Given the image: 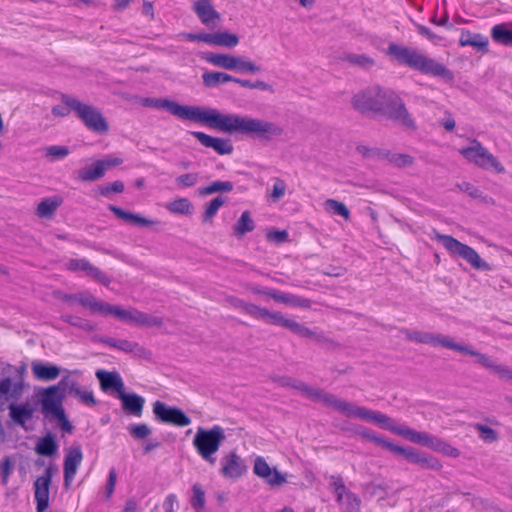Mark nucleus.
I'll return each instance as SVG.
<instances>
[{
    "label": "nucleus",
    "instance_id": "f257e3e1",
    "mask_svg": "<svg viewBox=\"0 0 512 512\" xmlns=\"http://www.w3.org/2000/svg\"><path fill=\"white\" fill-rule=\"evenodd\" d=\"M151 107L164 109L182 120L204 124L229 134L239 133L264 141H269L283 133V129L273 122L238 114H222L213 108L181 105L167 98H154Z\"/></svg>",
    "mask_w": 512,
    "mask_h": 512
},
{
    "label": "nucleus",
    "instance_id": "f03ea898",
    "mask_svg": "<svg viewBox=\"0 0 512 512\" xmlns=\"http://www.w3.org/2000/svg\"><path fill=\"white\" fill-rule=\"evenodd\" d=\"M332 409L349 418H358L367 422L377 423L381 428L387 429L396 435L404 437L412 443L422 445L436 452H440L451 457H458L460 454L457 448L434 435L416 431L405 425H395L389 416L381 412L358 406L355 403L345 401L338 397L336 398Z\"/></svg>",
    "mask_w": 512,
    "mask_h": 512
},
{
    "label": "nucleus",
    "instance_id": "7ed1b4c3",
    "mask_svg": "<svg viewBox=\"0 0 512 512\" xmlns=\"http://www.w3.org/2000/svg\"><path fill=\"white\" fill-rule=\"evenodd\" d=\"M352 107L358 112L384 115L408 129H415V121L405 107L403 100L392 90L370 86L354 94Z\"/></svg>",
    "mask_w": 512,
    "mask_h": 512
},
{
    "label": "nucleus",
    "instance_id": "20e7f679",
    "mask_svg": "<svg viewBox=\"0 0 512 512\" xmlns=\"http://www.w3.org/2000/svg\"><path fill=\"white\" fill-rule=\"evenodd\" d=\"M387 55L398 64L422 74L441 77L445 80L453 79V73L444 64L424 55L416 48L390 43L387 47Z\"/></svg>",
    "mask_w": 512,
    "mask_h": 512
},
{
    "label": "nucleus",
    "instance_id": "39448f33",
    "mask_svg": "<svg viewBox=\"0 0 512 512\" xmlns=\"http://www.w3.org/2000/svg\"><path fill=\"white\" fill-rule=\"evenodd\" d=\"M225 438L224 429L219 425H214L210 429L199 427L193 439V445L205 461L214 465L216 462L214 454L219 450Z\"/></svg>",
    "mask_w": 512,
    "mask_h": 512
},
{
    "label": "nucleus",
    "instance_id": "423d86ee",
    "mask_svg": "<svg viewBox=\"0 0 512 512\" xmlns=\"http://www.w3.org/2000/svg\"><path fill=\"white\" fill-rule=\"evenodd\" d=\"M61 100L65 106L69 107V109L77 114L89 130L98 134H103L108 131V123L96 107L82 103L78 99L66 94L61 96Z\"/></svg>",
    "mask_w": 512,
    "mask_h": 512
},
{
    "label": "nucleus",
    "instance_id": "0eeeda50",
    "mask_svg": "<svg viewBox=\"0 0 512 512\" xmlns=\"http://www.w3.org/2000/svg\"><path fill=\"white\" fill-rule=\"evenodd\" d=\"M431 238L441 242V244L452 256L461 257L467 261L474 269L480 271L491 270L489 263L484 261L475 249L464 243H461L456 238L450 235L440 234L436 230H433V235Z\"/></svg>",
    "mask_w": 512,
    "mask_h": 512
},
{
    "label": "nucleus",
    "instance_id": "6e6552de",
    "mask_svg": "<svg viewBox=\"0 0 512 512\" xmlns=\"http://www.w3.org/2000/svg\"><path fill=\"white\" fill-rule=\"evenodd\" d=\"M471 145L459 149V153L469 162L484 170L493 169L497 173H504L505 168L477 139L470 141Z\"/></svg>",
    "mask_w": 512,
    "mask_h": 512
},
{
    "label": "nucleus",
    "instance_id": "1a4fd4ad",
    "mask_svg": "<svg viewBox=\"0 0 512 512\" xmlns=\"http://www.w3.org/2000/svg\"><path fill=\"white\" fill-rule=\"evenodd\" d=\"M108 315H113L128 324L142 327H160L163 324L162 319L155 315L147 314L134 308L126 310L110 304H108L106 311V316Z\"/></svg>",
    "mask_w": 512,
    "mask_h": 512
},
{
    "label": "nucleus",
    "instance_id": "9d476101",
    "mask_svg": "<svg viewBox=\"0 0 512 512\" xmlns=\"http://www.w3.org/2000/svg\"><path fill=\"white\" fill-rule=\"evenodd\" d=\"M276 381L279 383V385L283 387H291L296 390H299L300 392L303 393V395H305L310 400L316 403H321L328 408H333L334 402L337 398L332 393L326 392L323 389L309 386L305 382L291 377H279Z\"/></svg>",
    "mask_w": 512,
    "mask_h": 512
},
{
    "label": "nucleus",
    "instance_id": "9b49d317",
    "mask_svg": "<svg viewBox=\"0 0 512 512\" xmlns=\"http://www.w3.org/2000/svg\"><path fill=\"white\" fill-rule=\"evenodd\" d=\"M401 332L410 341L416 343L430 344L432 346H442L447 349L455 350L463 353L465 345L458 344L453 341L449 336L442 334H432L429 332H423L418 330L402 329Z\"/></svg>",
    "mask_w": 512,
    "mask_h": 512
},
{
    "label": "nucleus",
    "instance_id": "f8f14e48",
    "mask_svg": "<svg viewBox=\"0 0 512 512\" xmlns=\"http://www.w3.org/2000/svg\"><path fill=\"white\" fill-rule=\"evenodd\" d=\"M153 414L159 423L170 424L177 427L190 425L191 419L180 408L169 406L162 401L153 403Z\"/></svg>",
    "mask_w": 512,
    "mask_h": 512
},
{
    "label": "nucleus",
    "instance_id": "ddd939ff",
    "mask_svg": "<svg viewBox=\"0 0 512 512\" xmlns=\"http://www.w3.org/2000/svg\"><path fill=\"white\" fill-rule=\"evenodd\" d=\"M10 366L0 365V403L17 402L23 395L24 385L21 380L8 375Z\"/></svg>",
    "mask_w": 512,
    "mask_h": 512
},
{
    "label": "nucleus",
    "instance_id": "4468645a",
    "mask_svg": "<svg viewBox=\"0 0 512 512\" xmlns=\"http://www.w3.org/2000/svg\"><path fill=\"white\" fill-rule=\"evenodd\" d=\"M61 385H68V378L64 377L58 385L50 386L48 388L43 389L41 394V405H42V413L45 416L56 415L59 414L62 416V411L64 410L61 402L63 399V395L60 392L59 387Z\"/></svg>",
    "mask_w": 512,
    "mask_h": 512
},
{
    "label": "nucleus",
    "instance_id": "2eb2a0df",
    "mask_svg": "<svg viewBox=\"0 0 512 512\" xmlns=\"http://www.w3.org/2000/svg\"><path fill=\"white\" fill-rule=\"evenodd\" d=\"M393 453L402 455L410 463L417 464L423 469L439 471L442 468V464L437 458L428 456L425 453L418 452L411 447H402L396 445Z\"/></svg>",
    "mask_w": 512,
    "mask_h": 512
},
{
    "label": "nucleus",
    "instance_id": "dca6fc26",
    "mask_svg": "<svg viewBox=\"0 0 512 512\" xmlns=\"http://www.w3.org/2000/svg\"><path fill=\"white\" fill-rule=\"evenodd\" d=\"M52 476V469L48 467L34 482L36 512H46L49 506V488L52 482Z\"/></svg>",
    "mask_w": 512,
    "mask_h": 512
},
{
    "label": "nucleus",
    "instance_id": "f3484780",
    "mask_svg": "<svg viewBox=\"0 0 512 512\" xmlns=\"http://www.w3.org/2000/svg\"><path fill=\"white\" fill-rule=\"evenodd\" d=\"M463 354H467L477 358V362L484 368L491 370L498 375L500 379L512 381V368L496 364L488 355L474 350L471 346L465 345Z\"/></svg>",
    "mask_w": 512,
    "mask_h": 512
},
{
    "label": "nucleus",
    "instance_id": "a211bd4d",
    "mask_svg": "<svg viewBox=\"0 0 512 512\" xmlns=\"http://www.w3.org/2000/svg\"><path fill=\"white\" fill-rule=\"evenodd\" d=\"M192 10L200 22L210 29L218 27L221 15L212 5L211 0H197L193 3Z\"/></svg>",
    "mask_w": 512,
    "mask_h": 512
},
{
    "label": "nucleus",
    "instance_id": "6ab92c4d",
    "mask_svg": "<svg viewBox=\"0 0 512 512\" xmlns=\"http://www.w3.org/2000/svg\"><path fill=\"white\" fill-rule=\"evenodd\" d=\"M253 472L271 486H279L286 482L285 475L279 472L277 468L272 469L261 456L255 459Z\"/></svg>",
    "mask_w": 512,
    "mask_h": 512
},
{
    "label": "nucleus",
    "instance_id": "aec40b11",
    "mask_svg": "<svg viewBox=\"0 0 512 512\" xmlns=\"http://www.w3.org/2000/svg\"><path fill=\"white\" fill-rule=\"evenodd\" d=\"M221 465L220 472L225 478L237 479L247 471L244 460L234 451L221 459Z\"/></svg>",
    "mask_w": 512,
    "mask_h": 512
},
{
    "label": "nucleus",
    "instance_id": "412c9836",
    "mask_svg": "<svg viewBox=\"0 0 512 512\" xmlns=\"http://www.w3.org/2000/svg\"><path fill=\"white\" fill-rule=\"evenodd\" d=\"M190 134L204 147L212 148L220 155H228L233 152V145L228 139L213 137L200 131H192Z\"/></svg>",
    "mask_w": 512,
    "mask_h": 512
},
{
    "label": "nucleus",
    "instance_id": "4be33fe9",
    "mask_svg": "<svg viewBox=\"0 0 512 512\" xmlns=\"http://www.w3.org/2000/svg\"><path fill=\"white\" fill-rule=\"evenodd\" d=\"M66 268L69 271H83L85 274L103 285H108L110 283L109 278L97 267L93 266L87 259H70L66 263Z\"/></svg>",
    "mask_w": 512,
    "mask_h": 512
},
{
    "label": "nucleus",
    "instance_id": "5701e85b",
    "mask_svg": "<svg viewBox=\"0 0 512 512\" xmlns=\"http://www.w3.org/2000/svg\"><path fill=\"white\" fill-rule=\"evenodd\" d=\"M83 459V453L80 446H72L64 458V485L66 488L73 481L77 469Z\"/></svg>",
    "mask_w": 512,
    "mask_h": 512
},
{
    "label": "nucleus",
    "instance_id": "b1692460",
    "mask_svg": "<svg viewBox=\"0 0 512 512\" xmlns=\"http://www.w3.org/2000/svg\"><path fill=\"white\" fill-rule=\"evenodd\" d=\"M101 389L106 392H116L117 396L124 391V382L117 371L97 370L95 373Z\"/></svg>",
    "mask_w": 512,
    "mask_h": 512
},
{
    "label": "nucleus",
    "instance_id": "393cba45",
    "mask_svg": "<svg viewBox=\"0 0 512 512\" xmlns=\"http://www.w3.org/2000/svg\"><path fill=\"white\" fill-rule=\"evenodd\" d=\"M66 299L68 301L78 302L81 306L88 308L93 314H100L106 316V311L109 303L99 301L89 293L68 295Z\"/></svg>",
    "mask_w": 512,
    "mask_h": 512
},
{
    "label": "nucleus",
    "instance_id": "a878e982",
    "mask_svg": "<svg viewBox=\"0 0 512 512\" xmlns=\"http://www.w3.org/2000/svg\"><path fill=\"white\" fill-rule=\"evenodd\" d=\"M122 403L123 411L128 415L140 417L142 415L145 399L136 393L121 392L117 396Z\"/></svg>",
    "mask_w": 512,
    "mask_h": 512
},
{
    "label": "nucleus",
    "instance_id": "bb28decb",
    "mask_svg": "<svg viewBox=\"0 0 512 512\" xmlns=\"http://www.w3.org/2000/svg\"><path fill=\"white\" fill-rule=\"evenodd\" d=\"M244 313H246L256 319L265 320L272 325H276V326H280V327H281V324L285 317L280 312H271L264 307H260L255 304H252V303H248V305L245 306Z\"/></svg>",
    "mask_w": 512,
    "mask_h": 512
},
{
    "label": "nucleus",
    "instance_id": "cd10ccee",
    "mask_svg": "<svg viewBox=\"0 0 512 512\" xmlns=\"http://www.w3.org/2000/svg\"><path fill=\"white\" fill-rule=\"evenodd\" d=\"M9 417L11 420L21 426L24 427L26 422L32 419L35 409L28 402L17 404L16 402L10 403L8 405Z\"/></svg>",
    "mask_w": 512,
    "mask_h": 512
},
{
    "label": "nucleus",
    "instance_id": "c85d7f7f",
    "mask_svg": "<svg viewBox=\"0 0 512 512\" xmlns=\"http://www.w3.org/2000/svg\"><path fill=\"white\" fill-rule=\"evenodd\" d=\"M34 377L41 381H51L60 375V368L51 363L34 361L31 364Z\"/></svg>",
    "mask_w": 512,
    "mask_h": 512
},
{
    "label": "nucleus",
    "instance_id": "c756f323",
    "mask_svg": "<svg viewBox=\"0 0 512 512\" xmlns=\"http://www.w3.org/2000/svg\"><path fill=\"white\" fill-rule=\"evenodd\" d=\"M108 209L118 218L125 222L132 223L137 226H151L159 223L157 220H150L142 217L139 214H135L129 211H125L122 208L115 205H108Z\"/></svg>",
    "mask_w": 512,
    "mask_h": 512
},
{
    "label": "nucleus",
    "instance_id": "7c9ffc66",
    "mask_svg": "<svg viewBox=\"0 0 512 512\" xmlns=\"http://www.w3.org/2000/svg\"><path fill=\"white\" fill-rule=\"evenodd\" d=\"M459 44L461 46H471L477 51L486 52L488 50V38L479 33H472L469 30H462Z\"/></svg>",
    "mask_w": 512,
    "mask_h": 512
},
{
    "label": "nucleus",
    "instance_id": "2f4dec72",
    "mask_svg": "<svg viewBox=\"0 0 512 512\" xmlns=\"http://www.w3.org/2000/svg\"><path fill=\"white\" fill-rule=\"evenodd\" d=\"M491 38L498 44L512 46V23L494 25L491 29Z\"/></svg>",
    "mask_w": 512,
    "mask_h": 512
},
{
    "label": "nucleus",
    "instance_id": "473e14b6",
    "mask_svg": "<svg viewBox=\"0 0 512 512\" xmlns=\"http://www.w3.org/2000/svg\"><path fill=\"white\" fill-rule=\"evenodd\" d=\"M281 327L286 328L293 332L294 334L308 339L313 340H320L321 335L318 334L316 331L309 329L308 327H305L304 325L284 317L283 322L281 324Z\"/></svg>",
    "mask_w": 512,
    "mask_h": 512
},
{
    "label": "nucleus",
    "instance_id": "72a5a7b5",
    "mask_svg": "<svg viewBox=\"0 0 512 512\" xmlns=\"http://www.w3.org/2000/svg\"><path fill=\"white\" fill-rule=\"evenodd\" d=\"M62 203L63 199L58 195L45 198L38 204L36 214L41 218H51Z\"/></svg>",
    "mask_w": 512,
    "mask_h": 512
},
{
    "label": "nucleus",
    "instance_id": "f704fd0d",
    "mask_svg": "<svg viewBox=\"0 0 512 512\" xmlns=\"http://www.w3.org/2000/svg\"><path fill=\"white\" fill-rule=\"evenodd\" d=\"M106 173L105 167L100 160H97L92 166L82 168L77 171L78 179L83 182H93L102 178Z\"/></svg>",
    "mask_w": 512,
    "mask_h": 512
},
{
    "label": "nucleus",
    "instance_id": "c9c22d12",
    "mask_svg": "<svg viewBox=\"0 0 512 512\" xmlns=\"http://www.w3.org/2000/svg\"><path fill=\"white\" fill-rule=\"evenodd\" d=\"M103 343L126 353L141 355L144 352V349L138 343L125 339L108 337L103 340Z\"/></svg>",
    "mask_w": 512,
    "mask_h": 512
},
{
    "label": "nucleus",
    "instance_id": "e433bc0d",
    "mask_svg": "<svg viewBox=\"0 0 512 512\" xmlns=\"http://www.w3.org/2000/svg\"><path fill=\"white\" fill-rule=\"evenodd\" d=\"M204 59L216 67L227 70L235 69L236 56L233 55L208 53Z\"/></svg>",
    "mask_w": 512,
    "mask_h": 512
},
{
    "label": "nucleus",
    "instance_id": "4c0bfd02",
    "mask_svg": "<svg viewBox=\"0 0 512 512\" xmlns=\"http://www.w3.org/2000/svg\"><path fill=\"white\" fill-rule=\"evenodd\" d=\"M342 60L364 70H369L375 65V60L366 54L349 53L344 55Z\"/></svg>",
    "mask_w": 512,
    "mask_h": 512
},
{
    "label": "nucleus",
    "instance_id": "58836bf2",
    "mask_svg": "<svg viewBox=\"0 0 512 512\" xmlns=\"http://www.w3.org/2000/svg\"><path fill=\"white\" fill-rule=\"evenodd\" d=\"M255 229V222L249 211H244L233 226L234 234L238 237L252 232Z\"/></svg>",
    "mask_w": 512,
    "mask_h": 512
},
{
    "label": "nucleus",
    "instance_id": "ea45409f",
    "mask_svg": "<svg viewBox=\"0 0 512 512\" xmlns=\"http://www.w3.org/2000/svg\"><path fill=\"white\" fill-rule=\"evenodd\" d=\"M202 80L206 87H216L226 82H235L237 78L224 72H206L202 75Z\"/></svg>",
    "mask_w": 512,
    "mask_h": 512
},
{
    "label": "nucleus",
    "instance_id": "a19ab883",
    "mask_svg": "<svg viewBox=\"0 0 512 512\" xmlns=\"http://www.w3.org/2000/svg\"><path fill=\"white\" fill-rule=\"evenodd\" d=\"M356 434L359 435L360 437H362L363 439L372 441L375 444H377V445L381 446L382 448L387 449L391 452L394 451V448L396 446V444H393L392 442L386 440L385 438L376 435L373 431H371L367 428H364V427H360L356 431Z\"/></svg>",
    "mask_w": 512,
    "mask_h": 512
},
{
    "label": "nucleus",
    "instance_id": "79ce46f5",
    "mask_svg": "<svg viewBox=\"0 0 512 512\" xmlns=\"http://www.w3.org/2000/svg\"><path fill=\"white\" fill-rule=\"evenodd\" d=\"M233 188L234 185L232 182L217 180L205 187L199 188L198 194L200 196H207L218 192H231Z\"/></svg>",
    "mask_w": 512,
    "mask_h": 512
},
{
    "label": "nucleus",
    "instance_id": "37998d69",
    "mask_svg": "<svg viewBox=\"0 0 512 512\" xmlns=\"http://www.w3.org/2000/svg\"><path fill=\"white\" fill-rule=\"evenodd\" d=\"M58 446L52 435H47L36 444L35 451L39 455L52 456L56 453Z\"/></svg>",
    "mask_w": 512,
    "mask_h": 512
},
{
    "label": "nucleus",
    "instance_id": "c03bdc74",
    "mask_svg": "<svg viewBox=\"0 0 512 512\" xmlns=\"http://www.w3.org/2000/svg\"><path fill=\"white\" fill-rule=\"evenodd\" d=\"M342 512H360V499L351 491L344 494L341 500H337Z\"/></svg>",
    "mask_w": 512,
    "mask_h": 512
},
{
    "label": "nucleus",
    "instance_id": "a18cd8bd",
    "mask_svg": "<svg viewBox=\"0 0 512 512\" xmlns=\"http://www.w3.org/2000/svg\"><path fill=\"white\" fill-rule=\"evenodd\" d=\"M227 201V197L219 195L212 199L205 208L202 219L203 222L210 221L218 212L220 207H222Z\"/></svg>",
    "mask_w": 512,
    "mask_h": 512
},
{
    "label": "nucleus",
    "instance_id": "49530a36",
    "mask_svg": "<svg viewBox=\"0 0 512 512\" xmlns=\"http://www.w3.org/2000/svg\"><path fill=\"white\" fill-rule=\"evenodd\" d=\"M69 392L70 394H74L75 396L79 397L80 400L87 406H94L96 405V400L94 398L92 391H82L76 382L68 381Z\"/></svg>",
    "mask_w": 512,
    "mask_h": 512
},
{
    "label": "nucleus",
    "instance_id": "de8ad7c7",
    "mask_svg": "<svg viewBox=\"0 0 512 512\" xmlns=\"http://www.w3.org/2000/svg\"><path fill=\"white\" fill-rule=\"evenodd\" d=\"M61 319L73 327L79 328L86 332L94 331L96 326L89 320L72 315H62Z\"/></svg>",
    "mask_w": 512,
    "mask_h": 512
},
{
    "label": "nucleus",
    "instance_id": "09e8293b",
    "mask_svg": "<svg viewBox=\"0 0 512 512\" xmlns=\"http://www.w3.org/2000/svg\"><path fill=\"white\" fill-rule=\"evenodd\" d=\"M167 209L174 214H191L192 204L187 198H178L167 205Z\"/></svg>",
    "mask_w": 512,
    "mask_h": 512
},
{
    "label": "nucleus",
    "instance_id": "8fccbe9b",
    "mask_svg": "<svg viewBox=\"0 0 512 512\" xmlns=\"http://www.w3.org/2000/svg\"><path fill=\"white\" fill-rule=\"evenodd\" d=\"M192 497L190 504L195 510H202L205 507V491L199 483L192 486Z\"/></svg>",
    "mask_w": 512,
    "mask_h": 512
},
{
    "label": "nucleus",
    "instance_id": "3c124183",
    "mask_svg": "<svg viewBox=\"0 0 512 512\" xmlns=\"http://www.w3.org/2000/svg\"><path fill=\"white\" fill-rule=\"evenodd\" d=\"M239 43V37L236 34L220 31L216 32V46L233 48Z\"/></svg>",
    "mask_w": 512,
    "mask_h": 512
},
{
    "label": "nucleus",
    "instance_id": "603ef678",
    "mask_svg": "<svg viewBox=\"0 0 512 512\" xmlns=\"http://www.w3.org/2000/svg\"><path fill=\"white\" fill-rule=\"evenodd\" d=\"M70 153L68 147L60 145H51L45 148V156L52 161L61 160Z\"/></svg>",
    "mask_w": 512,
    "mask_h": 512
},
{
    "label": "nucleus",
    "instance_id": "864d4df0",
    "mask_svg": "<svg viewBox=\"0 0 512 512\" xmlns=\"http://www.w3.org/2000/svg\"><path fill=\"white\" fill-rule=\"evenodd\" d=\"M125 189L124 183L116 180L112 183L99 187L98 193L103 197H109L111 193H122Z\"/></svg>",
    "mask_w": 512,
    "mask_h": 512
},
{
    "label": "nucleus",
    "instance_id": "5fc2aeb1",
    "mask_svg": "<svg viewBox=\"0 0 512 512\" xmlns=\"http://www.w3.org/2000/svg\"><path fill=\"white\" fill-rule=\"evenodd\" d=\"M128 431L130 435L137 440L145 439L151 434V429L144 423L130 425Z\"/></svg>",
    "mask_w": 512,
    "mask_h": 512
},
{
    "label": "nucleus",
    "instance_id": "6e6d98bb",
    "mask_svg": "<svg viewBox=\"0 0 512 512\" xmlns=\"http://www.w3.org/2000/svg\"><path fill=\"white\" fill-rule=\"evenodd\" d=\"M330 486L333 488L336 495V500H341L345 493L349 492L346 489L344 481L341 476L332 475L330 476Z\"/></svg>",
    "mask_w": 512,
    "mask_h": 512
},
{
    "label": "nucleus",
    "instance_id": "4d7b16f0",
    "mask_svg": "<svg viewBox=\"0 0 512 512\" xmlns=\"http://www.w3.org/2000/svg\"><path fill=\"white\" fill-rule=\"evenodd\" d=\"M326 208L331 210L334 214L340 215L344 217L345 219H348L350 216V212L348 208L341 202L334 200V199H328L325 203Z\"/></svg>",
    "mask_w": 512,
    "mask_h": 512
},
{
    "label": "nucleus",
    "instance_id": "13d9d810",
    "mask_svg": "<svg viewBox=\"0 0 512 512\" xmlns=\"http://www.w3.org/2000/svg\"><path fill=\"white\" fill-rule=\"evenodd\" d=\"M185 37L189 41L204 42L216 46V32L214 33H187Z\"/></svg>",
    "mask_w": 512,
    "mask_h": 512
},
{
    "label": "nucleus",
    "instance_id": "bf43d9fd",
    "mask_svg": "<svg viewBox=\"0 0 512 512\" xmlns=\"http://www.w3.org/2000/svg\"><path fill=\"white\" fill-rule=\"evenodd\" d=\"M199 181L198 173H186L178 176L175 182L178 187L188 188L196 185Z\"/></svg>",
    "mask_w": 512,
    "mask_h": 512
},
{
    "label": "nucleus",
    "instance_id": "052dcab7",
    "mask_svg": "<svg viewBox=\"0 0 512 512\" xmlns=\"http://www.w3.org/2000/svg\"><path fill=\"white\" fill-rule=\"evenodd\" d=\"M260 70V66L255 65L253 62L244 60L241 57H236L235 69H233V71L257 73Z\"/></svg>",
    "mask_w": 512,
    "mask_h": 512
},
{
    "label": "nucleus",
    "instance_id": "680f3d73",
    "mask_svg": "<svg viewBox=\"0 0 512 512\" xmlns=\"http://www.w3.org/2000/svg\"><path fill=\"white\" fill-rule=\"evenodd\" d=\"M475 428L479 432L480 438L485 442H495L498 439L496 431L486 425L476 424Z\"/></svg>",
    "mask_w": 512,
    "mask_h": 512
},
{
    "label": "nucleus",
    "instance_id": "e2e57ef3",
    "mask_svg": "<svg viewBox=\"0 0 512 512\" xmlns=\"http://www.w3.org/2000/svg\"><path fill=\"white\" fill-rule=\"evenodd\" d=\"M235 83L240 84L242 87L250 88V89H260L263 91H272V87L264 81L258 80L256 82H251L250 80L239 79L235 80Z\"/></svg>",
    "mask_w": 512,
    "mask_h": 512
},
{
    "label": "nucleus",
    "instance_id": "0e129e2a",
    "mask_svg": "<svg viewBox=\"0 0 512 512\" xmlns=\"http://www.w3.org/2000/svg\"><path fill=\"white\" fill-rule=\"evenodd\" d=\"M388 487L385 483L369 482L363 485V493L370 497L376 496L380 491H387Z\"/></svg>",
    "mask_w": 512,
    "mask_h": 512
},
{
    "label": "nucleus",
    "instance_id": "69168bd1",
    "mask_svg": "<svg viewBox=\"0 0 512 512\" xmlns=\"http://www.w3.org/2000/svg\"><path fill=\"white\" fill-rule=\"evenodd\" d=\"M286 187L287 186L284 180L280 178H275L271 192L272 199L274 201L281 199L285 195Z\"/></svg>",
    "mask_w": 512,
    "mask_h": 512
},
{
    "label": "nucleus",
    "instance_id": "338daca9",
    "mask_svg": "<svg viewBox=\"0 0 512 512\" xmlns=\"http://www.w3.org/2000/svg\"><path fill=\"white\" fill-rule=\"evenodd\" d=\"M285 304L293 306V307L309 308L311 306V301L307 298H303V297L288 293L287 301L285 302Z\"/></svg>",
    "mask_w": 512,
    "mask_h": 512
},
{
    "label": "nucleus",
    "instance_id": "774afa93",
    "mask_svg": "<svg viewBox=\"0 0 512 512\" xmlns=\"http://www.w3.org/2000/svg\"><path fill=\"white\" fill-rule=\"evenodd\" d=\"M456 187L459 191L466 193L471 198H479L481 196L480 190L469 182L457 183Z\"/></svg>",
    "mask_w": 512,
    "mask_h": 512
}]
</instances>
